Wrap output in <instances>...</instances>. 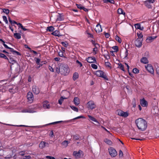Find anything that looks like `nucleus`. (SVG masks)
<instances>
[{
    "label": "nucleus",
    "instance_id": "nucleus-1",
    "mask_svg": "<svg viewBox=\"0 0 159 159\" xmlns=\"http://www.w3.org/2000/svg\"><path fill=\"white\" fill-rule=\"evenodd\" d=\"M135 123L138 129L142 131L145 130L147 127L146 121L142 118L137 119L135 120Z\"/></svg>",
    "mask_w": 159,
    "mask_h": 159
},
{
    "label": "nucleus",
    "instance_id": "nucleus-2",
    "mask_svg": "<svg viewBox=\"0 0 159 159\" xmlns=\"http://www.w3.org/2000/svg\"><path fill=\"white\" fill-rule=\"evenodd\" d=\"M61 73L64 75H68L70 72V69L67 64H60Z\"/></svg>",
    "mask_w": 159,
    "mask_h": 159
},
{
    "label": "nucleus",
    "instance_id": "nucleus-3",
    "mask_svg": "<svg viewBox=\"0 0 159 159\" xmlns=\"http://www.w3.org/2000/svg\"><path fill=\"white\" fill-rule=\"evenodd\" d=\"M109 154L112 157H114L117 155V152L113 147H110L108 149Z\"/></svg>",
    "mask_w": 159,
    "mask_h": 159
},
{
    "label": "nucleus",
    "instance_id": "nucleus-4",
    "mask_svg": "<svg viewBox=\"0 0 159 159\" xmlns=\"http://www.w3.org/2000/svg\"><path fill=\"white\" fill-rule=\"evenodd\" d=\"M116 113L118 115L124 117H127L129 115V113L127 112H124L120 110H117Z\"/></svg>",
    "mask_w": 159,
    "mask_h": 159
},
{
    "label": "nucleus",
    "instance_id": "nucleus-5",
    "mask_svg": "<svg viewBox=\"0 0 159 159\" xmlns=\"http://www.w3.org/2000/svg\"><path fill=\"white\" fill-rule=\"evenodd\" d=\"M95 75L98 76L102 77L106 80H108L107 76L104 74L102 70H98L96 71L95 73Z\"/></svg>",
    "mask_w": 159,
    "mask_h": 159
},
{
    "label": "nucleus",
    "instance_id": "nucleus-6",
    "mask_svg": "<svg viewBox=\"0 0 159 159\" xmlns=\"http://www.w3.org/2000/svg\"><path fill=\"white\" fill-rule=\"evenodd\" d=\"M96 105L94 102L92 101H90L87 103V107L89 109L92 110L96 107Z\"/></svg>",
    "mask_w": 159,
    "mask_h": 159
},
{
    "label": "nucleus",
    "instance_id": "nucleus-7",
    "mask_svg": "<svg viewBox=\"0 0 159 159\" xmlns=\"http://www.w3.org/2000/svg\"><path fill=\"white\" fill-rule=\"evenodd\" d=\"M155 0H148L144 2V4L145 6L148 8H151L152 6L151 4L155 2Z\"/></svg>",
    "mask_w": 159,
    "mask_h": 159
},
{
    "label": "nucleus",
    "instance_id": "nucleus-8",
    "mask_svg": "<svg viewBox=\"0 0 159 159\" xmlns=\"http://www.w3.org/2000/svg\"><path fill=\"white\" fill-rule=\"evenodd\" d=\"M73 154L76 158H81L83 156V152L80 150L78 152L74 151L73 152Z\"/></svg>",
    "mask_w": 159,
    "mask_h": 159
},
{
    "label": "nucleus",
    "instance_id": "nucleus-9",
    "mask_svg": "<svg viewBox=\"0 0 159 159\" xmlns=\"http://www.w3.org/2000/svg\"><path fill=\"white\" fill-rule=\"evenodd\" d=\"M147 70L152 74H153L154 70L153 67L150 64H148L146 66H145Z\"/></svg>",
    "mask_w": 159,
    "mask_h": 159
},
{
    "label": "nucleus",
    "instance_id": "nucleus-10",
    "mask_svg": "<svg viewBox=\"0 0 159 159\" xmlns=\"http://www.w3.org/2000/svg\"><path fill=\"white\" fill-rule=\"evenodd\" d=\"M142 39H137L135 41V46L139 48L141 47L142 45Z\"/></svg>",
    "mask_w": 159,
    "mask_h": 159
},
{
    "label": "nucleus",
    "instance_id": "nucleus-11",
    "mask_svg": "<svg viewBox=\"0 0 159 159\" xmlns=\"http://www.w3.org/2000/svg\"><path fill=\"white\" fill-rule=\"evenodd\" d=\"M27 97L28 100L31 102L33 101L34 98L33 94L31 92H29L27 93Z\"/></svg>",
    "mask_w": 159,
    "mask_h": 159
},
{
    "label": "nucleus",
    "instance_id": "nucleus-12",
    "mask_svg": "<svg viewBox=\"0 0 159 159\" xmlns=\"http://www.w3.org/2000/svg\"><path fill=\"white\" fill-rule=\"evenodd\" d=\"M86 61L89 63H96V62L95 58L94 57H89L87 58Z\"/></svg>",
    "mask_w": 159,
    "mask_h": 159
},
{
    "label": "nucleus",
    "instance_id": "nucleus-13",
    "mask_svg": "<svg viewBox=\"0 0 159 159\" xmlns=\"http://www.w3.org/2000/svg\"><path fill=\"white\" fill-rule=\"evenodd\" d=\"M32 91L33 92L36 94H38L40 92L38 88L35 85H34L32 87Z\"/></svg>",
    "mask_w": 159,
    "mask_h": 159
},
{
    "label": "nucleus",
    "instance_id": "nucleus-14",
    "mask_svg": "<svg viewBox=\"0 0 159 159\" xmlns=\"http://www.w3.org/2000/svg\"><path fill=\"white\" fill-rule=\"evenodd\" d=\"M140 103L141 105L144 107H147L148 105V103L144 98L140 100Z\"/></svg>",
    "mask_w": 159,
    "mask_h": 159
},
{
    "label": "nucleus",
    "instance_id": "nucleus-15",
    "mask_svg": "<svg viewBox=\"0 0 159 159\" xmlns=\"http://www.w3.org/2000/svg\"><path fill=\"white\" fill-rule=\"evenodd\" d=\"M156 38V36L148 37L146 39V41L147 43H150L152 42Z\"/></svg>",
    "mask_w": 159,
    "mask_h": 159
},
{
    "label": "nucleus",
    "instance_id": "nucleus-16",
    "mask_svg": "<svg viewBox=\"0 0 159 159\" xmlns=\"http://www.w3.org/2000/svg\"><path fill=\"white\" fill-rule=\"evenodd\" d=\"M43 107L45 109H49L50 107V106L48 104V101L46 100L45 101L43 104Z\"/></svg>",
    "mask_w": 159,
    "mask_h": 159
},
{
    "label": "nucleus",
    "instance_id": "nucleus-17",
    "mask_svg": "<svg viewBox=\"0 0 159 159\" xmlns=\"http://www.w3.org/2000/svg\"><path fill=\"white\" fill-rule=\"evenodd\" d=\"M95 30L97 33H100L102 31V29L101 25L97 24L95 28Z\"/></svg>",
    "mask_w": 159,
    "mask_h": 159
},
{
    "label": "nucleus",
    "instance_id": "nucleus-18",
    "mask_svg": "<svg viewBox=\"0 0 159 159\" xmlns=\"http://www.w3.org/2000/svg\"><path fill=\"white\" fill-rule=\"evenodd\" d=\"M73 102L74 104L78 106L80 104V101L79 98L77 97H75L74 99Z\"/></svg>",
    "mask_w": 159,
    "mask_h": 159
},
{
    "label": "nucleus",
    "instance_id": "nucleus-19",
    "mask_svg": "<svg viewBox=\"0 0 159 159\" xmlns=\"http://www.w3.org/2000/svg\"><path fill=\"white\" fill-rule=\"evenodd\" d=\"M48 143L44 142H41L39 144V147L40 148H44L46 146L48 145Z\"/></svg>",
    "mask_w": 159,
    "mask_h": 159
},
{
    "label": "nucleus",
    "instance_id": "nucleus-20",
    "mask_svg": "<svg viewBox=\"0 0 159 159\" xmlns=\"http://www.w3.org/2000/svg\"><path fill=\"white\" fill-rule=\"evenodd\" d=\"M52 34L53 35H54L56 36H58V37H61L62 36V35L60 34V32L59 31L56 30L53 32Z\"/></svg>",
    "mask_w": 159,
    "mask_h": 159
},
{
    "label": "nucleus",
    "instance_id": "nucleus-21",
    "mask_svg": "<svg viewBox=\"0 0 159 159\" xmlns=\"http://www.w3.org/2000/svg\"><path fill=\"white\" fill-rule=\"evenodd\" d=\"M140 62L143 64H147L148 63V61L147 58L146 57H143L140 59Z\"/></svg>",
    "mask_w": 159,
    "mask_h": 159
},
{
    "label": "nucleus",
    "instance_id": "nucleus-22",
    "mask_svg": "<svg viewBox=\"0 0 159 159\" xmlns=\"http://www.w3.org/2000/svg\"><path fill=\"white\" fill-rule=\"evenodd\" d=\"M7 56L8 57H10V60H9L8 59V60L10 63L12 64H14L16 62V61L13 57H10V56L9 55H7Z\"/></svg>",
    "mask_w": 159,
    "mask_h": 159
},
{
    "label": "nucleus",
    "instance_id": "nucleus-23",
    "mask_svg": "<svg viewBox=\"0 0 159 159\" xmlns=\"http://www.w3.org/2000/svg\"><path fill=\"white\" fill-rule=\"evenodd\" d=\"M117 12L119 14H123L125 16V13L121 8H119L117 10Z\"/></svg>",
    "mask_w": 159,
    "mask_h": 159
},
{
    "label": "nucleus",
    "instance_id": "nucleus-24",
    "mask_svg": "<svg viewBox=\"0 0 159 159\" xmlns=\"http://www.w3.org/2000/svg\"><path fill=\"white\" fill-rule=\"evenodd\" d=\"M14 36L16 39H20L21 38V35L19 33H14Z\"/></svg>",
    "mask_w": 159,
    "mask_h": 159
},
{
    "label": "nucleus",
    "instance_id": "nucleus-25",
    "mask_svg": "<svg viewBox=\"0 0 159 159\" xmlns=\"http://www.w3.org/2000/svg\"><path fill=\"white\" fill-rule=\"evenodd\" d=\"M104 141L109 145H111L112 144V142L110 140L107 139H105Z\"/></svg>",
    "mask_w": 159,
    "mask_h": 159
},
{
    "label": "nucleus",
    "instance_id": "nucleus-26",
    "mask_svg": "<svg viewBox=\"0 0 159 159\" xmlns=\"http://www.w3.org/2000/svg\"><path fill=\"white\" fill-rule=\"evenodd\" d=\"M64 20V18L61 14L57 16V18L56 19L57 21H61Z\"/></svg>",
    "mask_w": 159,
    "mask_h": 159
},
{
    "label": "nucleus",
    "instance_id": "nucleus-27",
    "mask_svg": "<svg viewBox=\"0 0 159 159\" xmlns=\"http://www.w3.org/2000/svg\"><path fill=\"white\" fill-rule=\"evenodd\" d=\"M103 2L107 3L108 2L111 4H114L115 1L114 0H103Z\"/></svg>",
    "mask_w": 159,
    "mask_h": 159
},
{
    "label": "nucleus",
    "instance_id": "nucleus-28",
    "mask_svg": "<svg viewBox=\"0 0 159 159\" xmlns=\"http://www.w3.org/2000/svg\"><path fill=\"white\" fill-rule=\"evenodd\" d=\"M79 77V75L78 73L75 72L73 75V78L74 80H76Z\"/></svg>",
    "mask_w": 159,
    "mask_h": 159
},
{
    "label": "nucleus",
    "instance_id": "nucleus-29",
    "mask_svg": "<svg viewBox=\"0 0 159 159\" xmlns=\"http://www.w3.org/2000/svg\"><path fill=\"white\" fill-rule=\"evenodd\" d=\"M54 28L52 26H50L47 27V31H48L49 32H52L54 30Z\"/></svg>",
    "mask_w": 159,
    "mask_h": 159
},
{
    "label": "nucleus",
    "instance_id": "nucleus-30",
    "mask_svg": "<svg viewBox=\"0 0 159 159\" xmlns=\"http://www.w3.org/2000/svg\"><path fill=\"white\" fill-rule=\"evenodd\" d=\"M89 118V119L92 121H93L94 122L98 123V121L94 117L90 116L88 115Z\"/></svg>",
    "mask_w": 159,
    "mask_h": 159
},
{
    "label": "nucleus",
    "instance_id": "nucleus-31",
    "mask_svg": "<svg viewBox=\"0 0 159 159\" xmlns=\"http://www.w3.org/2000/svg\"><path fill=\"white\" fill-rule=\"evenodd\" d=\"M23 112H29V113H34V111L32 110L29 109H24L22 111Z\"/></svg>",
    "mask_w": 159,
    "mask_h": 159
},
{
    "label": "nucleus",
    "instance_id": "nucleus-32",
    "mask_svg": "<svg viewBox=\"0 0 159 159\" xmlns=\"http://www.w3.org/2000/svg\"><path fill=\"white\" fill-rule=\"evenodd\" d=\"M9 21L11 24L12 25H13L14 24H17V23L14 20H12L10 18H9Z\"/></svg>",
    "mask_w": 159,
    "mask_h": 159
},
{
    "label": "nucleus",
    "instance_id": "nucleus-33",
    "mask_svg": "<svg viewBox=\"0 0 159 159\" xmlns=\"http://www.w3.org/2000/svg\"><path fill=\"white\" fill-rule=\"evenodd\" d=\"M68 144V142L67 141H64L62 143V145L64 147H66Z\"/></svg>",
    "mask_w": 159,
    "mask_h": 159
},
{
    "label": "nucleus",
    "instance_id": "nucleus-34",
    "mask_svg": "<svg viewBox=\"0 0 159 159\" xmlns=\"http://www.w3.org/2000/svg\"><path fill=\"white\" fill-rule=\"evenodd\" d=\"M0 57L3 58L7 60H8V58L3 53H0Z\"/></svg>",
    "mask_w": 159,
    "mask_h": 159
},
{
    "label": "nucleus",
    "instance_id": "nucleus-35",
    "mask_svg": "<svg viewBox=\"0 0 159 159\" xmlns=\"http://www.w3.org/2000/svg\"><path fill=\"white\" fill-rule=\"evenodd\" d=\"M10 51L12 52L13 54L16 53L17 55L20 56L21 55V54L20 52L16 51L14 50L13 48H12V49Z\"/></svg>",
    "mask_w": 159,
    "mask_h": 159
},
{
    "label": "nucleus",
    "instance_id": "nucleus-36",
    "mask_svg": "<svg viewBox=\"0 0 159 159\" xmlns=\"http://www.w3.org/2000/svg\"><path fill=\"white\" fill-rule=\"evenodd\" d=\"M10 51L12 52L13 54L16 53L17 55L20 56L21 55V54L20 52L16 51L14 50L13 48H12V49Z\"/></svg>",
    "mask_w": 159,
    "mask_h": 159
},
{
    "label": "nucleus",
    "instance_id": "nucleus-37",
    "mask_svg": "<svg viewBox=\"0 0 159 159\" xmlns=\"http://www.w3.org/2000/svg\"><path fill=\"white\" fill-rule=\"evenodd\" d=\"M66 98H63L62 97H61L60 98V99L58 100V103H59L61 105L62 104V103L63 101L64 100V99H66Z\"/></svg>",
    "mask_w": 159,
    "mask_h": 159
},
{
    "label": "nucleus",
    "instance_id": "nucleus-38",
    "mask_svg": "<svg viewBox=\"0 0 159 159\" xmlns=\"http://www.w3.org/2000/svg\"><path fill=\"white\" fill-rule=\"evenodd\" d=\"M118 65L119 66L118 67L120 68V69L123 71H125L123 65L121 63H118Z\"/></svg>",
    "mask_w": 159,
    "mask_h": 159
},
{
    "label": "nucleus",
    "instance_id": "nucleus-39",
    "mask_svg": "<svg viewBox=\"0 0 159 159\" xmlns=\"http://www.w3.org/2000/svg\"><path fill=\"white\" fill-rule=\"evenodd\" d=\"M58 55L60 57H62L64 59H66V57L64 56L63 54V52L61 51H60V52H59L58 53Z\"/></svg>",
    "mask_w": 159,
    "mask_h": 159
},
{
    "label": "nucleus",
    "instance_id": "nucleus-40",
    "mask_svg": "<svg viewBox=\"0 0 159 159\" xmlns=\"http://www.w3.org/2000/svg\"><path fill=\"white\" fill-rule=\"evenodd\" d=\"M115 39L116 40L118 41L119 43H121V39L117 35H116V36Z\"/></svg>",
    "mask_w": 159,
    "mask_h": 159
},
{
    "label": "nucleus",
    "instance_id": "nucleus-41",
    "mask_svg": "<svg viewBox=\"0 0 159 159\" xmlns=\"http://www.w3.org/2000/svg\"><path fill=\"white\" fill-rule=\"evenodd\" d=\"M137 36L138 38L137 39H142V38L143 37V34L141 33L140 32L138 33H137Z\"/></svg>",
    "mask_w": 159,
    "mask_h": 159
},
{
    "label": "nucleus",
    "instance_id": "nucleus-42",
    "mask_svg": "<svg viewBox=\"0 0 159 159\" xmlns=\"http://www.w3.org/2000/svg\"><path fill=\"white\" fill-rule=\"evenodd\" d=\"M2 10H3V12L6 13L7 15L9 13L10 11L8 9H3Z\"/></svg>",
    "mask_w": 159,
    "mask_h": 159
},
{
    "label": "nucleus",
    "instance_id": "nucleus-43",
    "mask_svg": "<svg viewBox=\"0 0 159 159\" xmlns=\"http://www.w3.org/2000/svg\"><path fill=\"white\" fill-rule=\"evenodd\" d=\"M134 26L136 29L139 30L141 29V25L139 23L135 24Z\"/></svg>",
    "mask_w": 159,
    "mask_h": 159
},
{
    "label": "nucleus",
    "instance_id": "nucleus-44",
    "mask_svg": "<svg viewBox=\"0 0 159 159\" xmlns=\"http://www.w3.org/2000/svg\"><path fill=\"white\" fill-rule=\"evenodd\" d=\"M60 69V65H59V67H56V71L57 73L59 74V73H61V70Z\"/></svg>",
    "mask_w": 159,
    "mask_h": 159
},
{
    "label": "nucleus",
    "instance_id": "nucleus-45",
    "mask_svg": "<svg viewBox=\"0 0 159 159\" xmlns=\"http://www.w3.org/2000/svg\"><path fill=\"white\" fill-rule=\"evenodd\" d=\"M70 107H71V109L74 111L76 112L78 111V109L77 107L73 106H70Z\"/></svg>",
    "mask_w": 159,
    "mask_h": 159
},
{
    "label": "nucleus",
    "instance_id": "nucleus-46",
    "mask_svg": "<svg viewBox=\"0 0 159 159\" xmlns=\"http://www.w3.org/2000/svg\"><path fill=\"white\" fill-rule=\"evenodd\" d=\"M61 44H62L65 47H67L68 45V43L66 42H61Z\"/></svg>",
    "mask_w": 159,
    "mask_h": 159
},
{
    "label": "nucleus",
    "instance_id": "nucleus-47",
    "mask_svg": "<svg viewBox=\"0 0 159 159\" xmlns=\"http://www.w3.org/2000/svg\"><path fill=\"white\" fill-rule=\"evenodd\" d=\"M132 71L134 73L136 74L139 73V70L137 68H134L133 69Z\"/></svg>",
    "mask_w": 159,
    "mask_h": 159
},
{
    "label": "nucleus",
    "instance_id": "nucleus-48",
    "mask_svg": "<svg viewBox=\"0 0 159 159\" xmlns=\"http://www.w3.org/2000/svg\"><path fill=\"white\" fill-rule=\"evenodd\" d=\"M2 18L3 21H4L6 24H7L8 23V20L7 19V18L5 16H2Z\"/></svg>",
    "mask_w": 159,
    "mask_h": 159
},
{
    "label": "nucleus",
    "instance_id": "nucleus-49",
    "mask_svg": "<svg viewBox=\"0 0 159 159\" xmlns=\"http://www.w3.org/2000/svg\"><path fill=\"white\" fill-rule=\"evenodd\" d=\"M105 64L106 66L110 67V69L111 68V67L110 66L111 64L109 62L105 61Z\"/></svg>",
    "mask_w": 159,
    "mask_h": 159
},
{
    "label": "nucleus",
    "instance_id": "nucleus-50",
    "mask_svg": "<svg viewBox=\"0 0 159 159\" xmlns=\"http://www.w3.org/2000/svg\"><path fill=\"white\" fill-rule=\"evenodd\" d=\"M123 153L122 151L120 150H119V156L120 158H121L123 156Z\"/></svg>",
    "mask_w": 159,
    "mask_h": 159
},
{
    "label": "nucleus",
    "instance_id": "nucleus-51",
    "mask_svg": "<svg viewBox=\"0 0 159 159\" xmlns=\"http://www.w3.org/2000/svg\"><path fill=\"white\" fill-rule=\"evenodd\" d=\"M91 66L92 68L94 69H97L98 68L97 66L94 64H92L91 65Z\"/></svg>",
    "mask_w": 159,
    "mask_h": 159
},
{
    "label": "nucleus",
    "instance_id": "nucleus-52",
    "mask_svg": "<svg viewBox=\"0 0 159 159\" xmlns=\"http://www.w3.org/2000/svg\"><path fill=\"white\" fill-rule=\"evenodd\" d=\"M73 138H74V139L75 140H78L79 139L80 137L78 135H75L74 136Z\"/></svg>",
    "mask_w": 159,
    "mask_h": 159
},
{
    "label": "nucleus",
    "instance_id": "nucleus-53",
    "mask_svg": "<svg viewBox=\"0 0 159 159\" xmlns=\"http://www.w3.org/2000/svg\"><path fill=\"white\" fill-rule=\"evenodd\" d=\"M112 48L115 50V52H117L118 50V47L117 46H114L112 47Z\"/></svg>",
    "mask_w": 159,
    "mask_h": 159
},
{
    "label": "nucleus",
    "instance_id": "nucleus-54",
    "mask_svg": "<svg viewBox=\"0 0 159 159\" xmlns=\"http://www.w3.org/2000/svg\"><path fill=\"white\" fill-rule=\"evenodd\" d=\"M76 5L77 6L78 8L81 10L82 9L83 7H82L81 4H76Z\"/></svg>",
    "mask_w": 159,
    "mask_h": 159
},
{
    "label": "nucleus",
    "instance_id": "nucleus-55",
    "mask_svg": "<svg viewBox=\"0 0 159 159\" xmlns=\"http://www.w3.org/2000/svg\"><path fill=\"white\" fill-rule=\"evenodd\" d=\"M36 60L35 61H36V63L38 65H40V59L38 58H36Z\"/></svg>",
    "mask_w": 159,
    "mask_h": 159
},
{
    "label": "nucleus",
    "instance_id": "nucleus-56",
    "mask_svg": "<svg viewBox=\"0 0 159 159\" xmlns=\"http://www.w3.org/2000/svg\"><path fill=\"white\" fill-rule=\"evenodd\" d=\"M3 46H4V47H5V48H8V49H10L11 50L12 49V48H10V47H8L7 45L6 44H5V43H3Z\"/></svg>",
    "mask_w": 159,
    "mask_h": 159
},
{
    "label": "nucleus",
    "instance_id": "nucleus-57",
    "mask_svg": "<svg viewBox=\"0 0 159 159\" xmlns=\"http://www.w3.org/2000/svg\"><path fill=\"white\" fill-rule=\"evenodd\" d=\"M91 42H92V44H93V45H94V46L95 47L97 45L99 46V44H98L96 43H95V41H93V40H91Z\"/></svg>",
    "mask_w": 159,
    "mask_h": 159
},
{
    "label": "nucleus",
    "instance_id": "nucleus-58",
    "mask_svg": "<svg viewBox=\"0 0 159 159\" xmlns=\"http://www.w3.org/2000/svg\"><path fill=\"white\" fill-rule=\"evenodd\" d=\"M87 34L89 35L88 37H90L91 38H93V35L92 34H91L89 33V32H88L87 31H86Z\"/></svg>",
    "mask_w": 159,
    "mask_h": 159
},
{
    "label": "nucleus",
    "instance_id": "nucleus-59",
    "mask_svg": "<svg viewBox=\"0 0 159 159\" xmlns=\"http://www.w3.org/2000/svg\"><path fill=\"white\" fill-rule=\"evenodd\" d=\"M49 136L52 138H53L54 136V135L53 134V132L52 130H51L50 131V133L49 134Z\"/></svg>",
    "mask_w": 159,
    "mask_h": 159
},
{
    "label": "nucleus",
    "instance_id": "nucleus-60",
    "mask_svg": "<svg viewBox=\"0 0 159 159\" xmlns=\"http://www.w3.org/2000/svg\"><path fill=\"white\" fill-rule=\"evenodd\" d=\"M48 69L50 71L52 72H53L54 71V70L53 68L51 66H49Z\"/></svg>",
    "mask_w": 159,
    "mask_h": 159
},
{
    "label": "nucleus",
    "instance_id": "nucleus-61",
    "mask_svg": "<svg viewBox=\"0 0 159 159\" xmlns=\"http://www.w3.org/2000/svg\"><path fill=\"white\" fill-rule=\"evenodd\" d=\"M46 158L48 159H55L54 157L48 156H46Z\"/></svg>",
    "mask_w": 159,
    "mask_h": 159
},
{
    "label": "nucleus",
    "instance_id": "nucleus-62",
    "mask_svg": "<svg viewBox=\"0 0 159 159\" xmlns=\"http://www.w3.org/2000/svg\"><path fill=\"white\" fill-rule=\"evenodd\" d=\"M17 25H18L19 27L21 28V29L23 27L22 24L20 23H17Z\"/></svg>",
    "mask_w": 159,
    "mask_h": 159
},
{
    "label": "nucleus",
    "instance_id": "nucleus-63",
    "mask_svg": "<svg viewBox=\"0 0 159 159\" xmlns=\"http://www.w3.org/2000/svg\"><path fill=\"white\" fill-rule=\"evenodd\" d=\"M17 25H18L19 27L21 28V29L23 27L22 24L20 23H17Z\"/></svg>",
    "mask_w": 159,
    "mask_h": 159
},
{
    "label": "nucleus",
    "instance_id": "nucleus-64",
    "mask_svg": "<svg viewBox=\"0 0 159 159\" xmlns=\"http://www.w3.org/2000/svg\"><path fill=\"white\" fill-rule=\"evenodd\" d=\"M104 35L106 38H108L110 36L109 34L107 33H105Z\"/></svg>",
    "mask_w": 159,
    "mask_h": 159
}]
</instances>
